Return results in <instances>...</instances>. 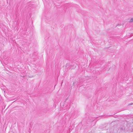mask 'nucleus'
<instances>
[{"mask_svg": "<svg viewBox=\"0 0 133 133\" xmlns=\"http://www.w3.org/2000/svg\"><path fill=\"white\" fill-rule=\"evenodd\" d=\"M76 64H74L73 65H70V69H74L76 67Z\"/></svg>", "mask_w": 133, "mask_h": 133, "instance_id": "nucleus-1", "label": "nucleus"}, {"mask_svg": "<svg viewBox=\"0 0 133 133\" xmlns=\"http://www.w3.org/2000/svg\"><path fill=\"white\" fill-rule=\"evenodd\" d=\"M130 22H133V18H131L130 20Z\"/></svg>", "mask_w": 133, "mask_h": 133, "instance_id": "nucleus-2", "label": "nucleus"}, {"mask_svg": "<svg viewBox=\"0 0 133 133\" xmlns=\"http://www.w3.org/2000/svg\"><path fill=\"white\" fill-rule=\"evenodd\" d=\"M133 104V103H130V104H128V105H132Z\"/></svg>", "mask_w": 133, "mask_h": 133, "instance_id": "nucleus-3", "label": "nucleus"}, {"mask_svg": "<svg viewBox=\"0 0 133 133\" xmlns=\"http://www.w3.org/2000/svg\"><path fill=\"white\" fill-rule=\"evenodd\" d=\"M96 121H95L94 122V125H95V123H96Z\"/></svg>", "mask_w": 133, "mask_h": 133, "instance_id": "nucleus-4", "label": "nucleus"}]
</instances>
